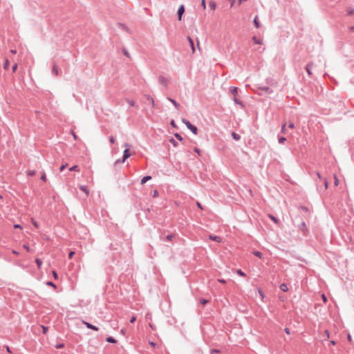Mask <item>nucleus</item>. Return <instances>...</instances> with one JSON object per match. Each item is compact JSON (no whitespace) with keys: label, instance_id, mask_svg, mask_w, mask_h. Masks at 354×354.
Masks as SVG:
<instances>
[{"label":"nucleus","instance_id":"38","mask_svg":"<svg viewBox=\"0 0 354 354\" xmlns=\"http://www.w3.org/2000/svg\"><path fill=\"white\" fill-rule=\"evenodd\" d=\"M41 179L43 180V181H46V174L45 173H43V174L41 175Z\"/></svg>","mask_w":354,"mask_h":354},{"label":"nucleus","instance_id":"40","mask_svg":"<svg viewBox=\"0 0 354 354\" xmlns=\"http://www.w3.org/2000/svg\"><path fill=\"white\" fill-rule=\"evenodd\" d=\"M128 103L131 106H135V102L133 100H128Z\"/></svg>","mask_w":354,"mask_h":354},{"label":"nucleus","instance_id":"57","mask_svg":"<svg viewBox=\"0 0 354 354\" xmlns=\"http://www.w3.org/2000/svg\"><path fill=\"white\" fill-rule=\"evenodd\" d=\"M218 281L221 283H225L226 281L225 279H218Z\"/></svg>","mask_w":354,"mask_h":354},{"label":"nucleus","instance_id":"64","mask_svg":"<svg viewBox=\"0 0 354 354\" xmlns=\"http://www.w3.org/2000/svg\"><path fill=\"white\" fill-rule=\"evenodd\" d=\"M197 206L200 208V209H203L200 203H197Z\"/></svg>","mask_w":354,"mask_h":354},{"label":"nucleus","instance_id":"6","mask_svg":"<svg viewBox=\"0 0 354 354\" xmlns=\"http://www.w3.org/2000/svg\"><path fill=\"white\" fill-rule=\"evenodd\" d=\"M230 91L234 97H236L238 95V91H239L238 88L232 87V88H231Z\"/></svg>","mask_w":354,"mask_h":354},{"label":"nucleus","instance_id":"34","mask_svg":"<svg viewBox=\"0 0 354 354\" xmlns=\"http://www.w3.org/2000/svg\"><path fill=\"white\" fill-rule=\"evenodd\" d=\"M200 302L202 305H205L207 302H208V300H206L205 299H201L200 300Z\"/></svg>","mask_w":354,"mask_h":354},{"label":"nucleus","instance_id":"23","mask_svg":"<svg viewBox=\"0 0 354 354\" xmlns=\"http://www.w3.org/2000/svg\"><path fill=\"white\" fill-rule=\"evenodd\" d=\"M106 341L110 343H115L116 342V340L114 338H113L112 337H107Z\"/></svg>","mask_w":354,"mask_h":354},{"label":"nucleus","instance_id":"18","mask_svg":"<svg viewBox=\"0 0 354 354\" xmlns=\"http://www.w3.org/2000/svg\"><path fill=\"white\" fill-rule=\"evenodd\" d=\"M147 100L151 104L152 106L155 107L156 105L153 99L151 97L148 96Z\"/></svg>","mask_w":354,"mask_h":354},{"label":"nucleus","instance_id":"29","mask_svg":"<svg viewBox=\"0 0 354 354\" xmlns=\"http://www.w3.org/2000/svg\"><path fill=\"white\" fill-rule=\"evenodd\" d=\"M236 273L241 277L245 276V274L241 270H237Z\"/></svg>","mask_w":354,"mask_h":354},{"label":"nucleus","instance_id":"42","mask_svg":"<svg viewBox=\"0 0 354 354\" xmlns=\"http://www.w3.org/2000/svg\"><path fill=\"white\" fill-rule=\"evenodd\" d=\"M74 254H75V252H73V251L70 252L68 254L69 259H71Z\"/></svg>","mask_w":354,"mask_h":354},{"label":"nucleus","instance_id":"60","mask_svg":"<svg viewBox=\"0 0 354 354\" xmlns=\"http://www.w3.org/2000/svg\"><path fill=\"white\" fill-rule=\"evenodd\" d=\"M149 344L153 347H155V346H156V344L154 342H151Z\"/></svg>","mask_w":354,"mask_h":354},{"label":"nucleus","instance_id":"21","mask_svg":"<svg viewBox=\"0 0 354 354\" xmlns=\"http://www.w3.org/2000/svg\"><path fill=\"white\" fill-rule=\"evenodd\" d=\"M26 173H27V175H28L30 176H35V175L36 171H34V170H28Z\"/></svg>","mask_w":354,"mask_h":354},{"label":"nucleus","instance_id":"44","mask_svg":"<svg viewBox=\"0 0 354 354\" xmlns=\"http://www.w3.org/2000/svg\"><path fill=\"white\" fill-rule=\"evenodd\" d=\"M324 185H325V189H327L328 187V180L326 179H324Z\"/></svg>","mask_w":354,"mask_h":354},{"label":"nucleus","instance_id":"5","mask_svg":"<svg viewBox=\"0 0 354 354\" xmlns=\"http://www.w3.org/2000/svg\"><path fill=\"white\" fill-rule=\"evenodd\" d=\"M209 239L218 243H221L222 241V239L218 236L209 235Z\"/></svg>","mask_w":354,"mask_h":354},{"label":"nucleus","instance_id":"22","mask_svg":"<svg viewBox=\"0 0 354 354\" xmlns=\"http://www.w3.org/2000/svg\"><path fill=\"white\" fill-rule=\"evenodd\" d=\"M169 100L173 103V104L176 106V108L178 109L179 108V104L177 103L174 100H172L171 98H169Z\"/></svg>","mask_w":354,"mask_h":354},{"label":"nucleus","instance_id":"16","mask_svg":"<svg viewBox=\"0 0 354 354\" xmlns=\"http://www.w3.org/2000/svg\"><path fill=\"white\" fill-rule=\"evenodd\" d=\"M9 65H10L9 61H8V59H6L5 60V63H4V64H3V68H4V69H5V70H8V68H9Z\"/></svg>","mask_w":354,"mask_h":354},{"label":"nucleus","instance_id":"1","mask_svg":"<svg viewBox=\"0 0 354 354\" xmlns=\"http://www.w3.org/2000/svg\"><path fill=\"white\" fill-rule=\"evenodd\" d=\"M183 122H184V124L187 126V127L195 135L197 134V131H198V129H197V127L192 125L189 121L187 120H183Z\"/></svg>","mask_w":354,"mask_h":354},{"label":"nucleus","instance_id":"53","mask_svg":"<svg viewBox=\"0 0 354 354\" xmlns=\"http://www.w3.org/2000/svg\"><path fill=\"white\" fill-rule=\"evenodd\" d=\"M194 151L196 152L199 155L201 153V151L198 148H194Z\"/></svg>","mask_w":354,"mask_h":354},{"label":"nucleus","instance_id":"19","mask_svg":"<svg viewBox=\"0 0 354 354\" xmlns=\"http://www.w3.org/2000/svg\"><path fill=\"white\" fill-rule=\"evenodd\" d=\"M233 138L236 140H240V136L234 132L232 133Z\"/></svg>","mask_w":354,"mask_h":354},{"label":"nucleus","instance_id":"20","mask_svg":"<svg viewBox=\"0 0 354 354\" xmlns=\"http://www.w3.org/2000/svg\"><path fill=\"white\" fill-rule=\"evenodd\" d=\"M31 221V223H32V225L36 227V228H38L39 227V223L34 219V218H31L30 219Z\"/></svg>","mask_w":354,"mask_h":354},{"label":"nucleus","instance_id":"9","mask_svg":"<svg viewBox=\"0 0 354 354\" xmlns=\"http://www.w3.org/2000/svg\"><path fill=\"white\" fill-rule=\"evenodd\" d=\"M209 7L210 8V9H211V10H214L216 9V3H215L214 1H210V2L209 3Z\"/></svg>","mask_w":354,"mask_h":354},{"label":"nucleus","instance_id":"10","mask_svg":"<svg viewBox=\"0 0 354 354\" xmlns=\"http://www.w3.org/2000/svg\"><path fill=\"white\" fill-rule=\"evenodd\" d=\"M312 66H313V64H312V63H310V64H307V66H306V71H307V73H308V74L309 75H310L312 74V72H311V71H310V68H311Z\"/></svg>","mask_w":354,"mask_h":354},{"label":"nucleus","instance_id":"58","mask_svg":"<svg viewBox=\"0 0 354 354\" xmlns=\"http://www.w3.org/2000/svg\"><path fill=\"white\" fill-rule=\"evenodd\" d=\"M6 351H7L8 353H11L10 348V347H9L8 346H6Z\"/></svg>","mask_w":354,"mask_h":354},{"label":"nucleus","instance_id":"56","mask_svg":"<svg viewBox=\"0 0 354 354\" xmlns=\"http://www.w3.org/2000/svg\"><path fill=\"white\" fill-rule=\"evenodd\" d=\"M63 347H64V344H59V345H57V346H56V348H63Z\"/></svg>","mask_w":354,"mask_h":354},{"label":"nucleus","instance_id":"50","mask_svg":"<svg viewBox=\"0 0 354 354\" xmlns=\"http://www.w3.org/2000/svg\"><path fill=\"white\" fill-rule=\"evenodd\" d=\"M136 320V317H132L131 319H130V322L131 323H134Z\"/></svg>","mask_w":354,"mask_h":354},{"label":"nucleus","instance_id":"3","mask_svg":"<svg viewBox=\"0 0 354 354\" xmlns=\"http://www.w3.org/2000/svg\"><path fill=\"white\" fill-rule=\"evenodd\" d=\"M184 12H185V7L183 5H181L178 10V15L179 21L181 20L182 15H183Z\"/></svg>","mask_w":354,"mask_h":354},{"label":"nucleus","instance_id":"55","mask_svg":"<svg viewBox=\"0 0 354 354\" xmlns=\"http://www.w3.org/2000/svg\"><path fill=\"white\" fill-rule=\"evenodd\" d=\"M294 127H295L294 124H293L292 122H290V123L289 124V128H290V129H294Z\"/></svg>","mask_w":354,"mask_h":354},{"label":"nucleus","instance_id":"52","mask_svg":"<svg viewBox=\"0 0 354 354\" xmlns=\"http://www.w3.org/2000/svg\"><path fill=\"white\" fill-rule=\"evenodd\" d=\"M24 248L26 250L27 252H30V248L28 245H24Z\"/></svg>","mask_w":354,"mask_h":354},{"label":"nucleus","instance_id":"8","mask_svg":"<svg viewBox=\"0 0 354 354\" xmlns=\"http://www.w3.org/2000/svg\"><path fill=\"white\" fill-rule=\"evenodd\" d=\"M280 289L283 291V292H287L288 290V286L286 284V283H281L280 285Z\"/></svg>","mask_w":354,"mask_h":354},{"label":"nucleus","instance_id":"47","mask_svg":"<svg viewBox=\"0 0 354 354\" xmlns=\"http://www.w3.org/2000/svg\"><path fill=\"white\" fill-rule=\"evenodd\" d=\"M170 142L174 145V146H177V142L173 138L170 140Z\"/></svg>","mask_w":354,"mask_h":354},{"label":"nucleus","instance_id":"36","mask_svg":"<svg viewBox=\"0 0 354 354\" xmlns=\"http://www.w3.org/2000/svg\"><path fill=\"white\" fill-rule=\"evenodd\" d=\"M286 138L281 137L279 139V143L282 144V143H283L286 141Z\"/></svg>","mask_w":354,"mask_h":354},{"label":"nucleus","instance_id":"25","mask_svg":"<svg viewBox=\"0 0 354 354\" xmlns=\"http://www.w3.org/2000/svg\"><path fill=\"white\" fill-rule=\"evenodd\" d=\"M35 262L37 265L38 268H40L42 263L41 261L39 259H36Z\"/></svg>","mask_w":354,"mask_h":354},{"label":"nucleus","instance_id":"33","mask_svg":"<svg viewBox=\"0 0 354 354\" xmlns=\"http://www.w3.org/2000/svg\"><path fill=\"white\" fill-rule=\"evenodd\" d=\"M53 73H54L56 75L58 74V69L55 66H54L53 68Z\"/></svg>","mask_w":354,"mask_h":354},{"label":"nucleus","instance_id":"26","mask_svg":"<svg viewBox=\"0 0 354 354\" xmlns=\"http://www.w3.org/2000/svg\"><path fill=\"white\" fill-rule=\"evenodd\" d=\"M70 171H79V168H78V166L77 165H74L73 167H71L70 169H69Z\"/></svg>","mask_w":354,"mask_h":354},{"label":"nucleus","instance_id":"2","mask_svg":"<svg viewBox=\"0 0 354 354\" xmlns=\"http://www.w3.org/2000/svg\"><path fill=\"white\" fill-rule=\"evenodd\" d=\"M124 147H126L125 150L124 151V155H123V158H122V162H124L125 160L129 158L131 156V153H129V145L128 144H124Z\"/></svg>","mask_w":354,"mask_h":354},{"label":"nucleus","instance_id":"7","mask_svg":"<svg viewBox=\"0 0 354 354\" xmlns=\"http://www.w3.org/2000/svg\"><path fill=\"white\" fill-rule=\"evenodd\" d=\"M187 39L189 41L190 46L192 48V53H194L195 52V48H194L193 40L189 37H187Z\"/></svg>","mask_w":354,"mask_h":354},{"label":"nucleus","instance_id":"27","mask_svg":"<svg viewBox=\"0 0 354 354\" xmlns=\"http://www.w3.org/2000/svg\"><path fill=\"white\" fill-rule=\"evenodd\" d=\"M334 179H335L334 184H335V186H337L339 185V179L337 177L336 174L334 175Z\"/></svg>","mask_w":354,"mask_h":354},{"label":"nucleus","instance_id":"13","mask_svg":"<svg viewBox=\"0 0 354 354\" xmlns=\"http://www.w3.org/2000/svg\"><path fill=\"white\" fill-rule=\"evenodd\" d=\"M252 40L257 44H262V40L261 39H259V38L256 37H254L252 38Z\"/></svg>","mask_w":354,"mask_h":354},{"label":"nucleus","instance_id":"61","mask_svg":"<svg viewBox=\"0 0 354 354\" xmlns=\"http://www.w3.org/2000/svg\"><path fill=\"white\" fill-rule=\"evenodd\" d=\"M171 124L173 127H176V124H175V122H174V120H172V121L171 122Z\"/></svg>","mask_w":354,"mask_h":354},{"label":"nucleus","instance_id":"15","mask_svg":"<svg viewBox=\"0 0 354 354\" xmlns=\"http://www.w3.org/2000/svg\"><path fill=\"white\" fill-rule=\"evenodd\" d=\"M268 216L274 223L277 224L279 223V220L276 217H274L272 214H269Z\"/></svg>","mask_w":354,"mask_h":354},{"label":"nucleus","instance_id":"17","mask_svg":"<svg viewBox=\"0 0 354 354\" xmlns=\"http://www.w3.org/2000/svg\"><path fill=\"white\" fill-rule=\"evenodd\" d=\"M253 254H254V255H255L256 257H257L260 259L262 258L263 254L261 252H260L259 251H254V252H253Z\"/></svg>","mask_w":354,"mask_h":354},{"label":"nucleus","instance_id":"59","mask_svg":"<svg viewBox=\"0 0 354 354\" xmlns=\"http://www.w3.org/2000/svg\"><path fill=\"white\" fill-rule=\"evenodd\" d=\"M347 338H348V341H349V342H351V341H352V338H351V335H350V334H348V335Z\"/></svg>","mask_w":354,"mask_h":354},{"label":"nucleus","instance_id":"12","mask_svg":"<svg viewBox=\"0 0 354 354\" xmlns=\"http://www.w3.org/2000/svg\"><path fill=\"white\" fill-rule=\"evenodd\" d=\"M254 26L257 28H259L260 27V23L258 20V17L256 16L254 19Z\"/></svg>","mask_w":354,"mask_h":354},{"label":"nucleus","instance_id":"32","mask_svg":"<svg viewBox=\"0 0 354 354\" xmlns=\"http://www.w3.org/2000/svg\"><path fill=\"white\" fill-rule=\"evenodd\" d=\"M258 292H259V294L261 298L262 299H264V293L263 292V291L261 289H259Z\"/></svg>","mask_w":354,"mask_h":354},{"label":"nucleus","instance_id":"14","mask_svg":"<svg viewBox=\"0 0 354 354\" xmlns=\"http://www.w3.org/2000/svg\"><path fill=\"white\" fill-rule=\"evenodd\" d=\"M151 178V177L150 176H145L142 180H141V184H144L145 183L147 180H150Z\"/></svg>","mask_w":354,"mask_h":354},{"label":"nucleus","instance_id":"51","mask_svg":"<svg viewBox=\"0 0 354 354\" xmlns=\"http://www.w3.org/2000/svg\"><path fill=\"white\" fill-rule=\"evenodd\" d=\"M14 227L15 228L22 229V227L20 225H18V224L14 225Z\"/></svg>","mask_w":354,"mask_h":354},{"label":"nucleus","instance_id":"45","mask_svg":"<svg viewBox=\"0 0 354 354\" xmlns=\"http://www.w3.org/2000/svg\"><path fill=\"white\" fill-rule=\"evenodd\" d=\"M41 327H42L43 333H46L47 330H48V328L46 326H42Z\"/></svg>","mask_w":354,"mask_h":354},{"label":"nucleus","instance_id":"39","mask_svg":"<svg viewBox=\"0 0 354 354\" xmlns=\"http://www.w3.org/2000/svg\"><path fill=\"white\" fill-rule=\"evenodd\" d=\"M175 137L180 141L183 140V138L178 133H176Z\"/></svg>","mask_w":354,"mask_h":354},{"label":"nucleus","instance_id":"49","mask_svg":"<svg viewBox=\"0 0 354 354\" xmlns=\"http://www.w3.org/2000/svg\"><path fill=\"white\" fill-rule=\"evenodd\" d=\"M109 140H110L111 143H114L115 142V138L113 136H111L109 138Z\"/></svg>","mask_w":354,"mask_h":354},{"label":"nucleus","instance_id":"41","mask_svg":"<svg viewBox=\"0 0 354 354\" xmlns=\"http://www.w3.org/2000/svg\"><path fill=\"white\" fill-rule=\"evenodd\" d=\"M322 300H323V301H324V303H326V302L327 301V298H326V297L325 296V295H324V294H322Z\"/></svg>","mask_w":354,"mask_h":354},{"label":"nucleus","instance_id":"37","mask_svg":"<svg viewBox=\"0 0 354 354\" xmlns=\"http://www.w3.org/2000/svg\"><path fill=\"white\" fill-rule=\"evenodd\" d=\"M46 285L49 286H52V287H53L55 288H56V286L53 282H50V281L47 282Z\"/></svg>","mask_w":354,"mask_h":354},{"label":"nucleus","instance_id":"63","mask_svg":"<svg viewBox=\"0 0 354 354\" xmlns=\"http://www.w3.org/2000/svg\"><path fill=\"white\" fill-rule=\"evenodd\" d=\"M317 177L319 178V179H322V176L320 175V174L319 172L317 173Z\"/></svg>","mask_w":354,"mask_h":354},{"label":"nucleus","instance_id":"11","mask_svg":"<svg viewBox=\"0 0 354 354\" xmlns=\"http://www.w3.org/2000/svg\"><path fill=\"white\" fill-rule=\"evenodd\" d=\"M80 188L82 191H83L86 194V196H88L89 194V191L86 187L82 185L80 187Z\"/></svg>","mask_w":354,"mask_h":354},{"label":"nucleus","instance_id":"24","mask_svg":"<svg viewBox=\"0 0 354 354\" xmlns=\"http://www.w3.org/2000/svg\"><path fill=\"white\" fill-rule=\"evenodd\" d=\"M233 100H234V102L236 104H240V105H241V106H242V103H241V102L238 99L237 96L234 97Z\"/></svg>","mask_w":354,"mask_h":354},{"label":"nucleus","instance_id":"43","mask_svg":"<svg viewBox=\"0 0 354 354\" xmlns=\"http://www.w3.org/2000/svg\"><path fill=\"white\" fill-rule=\"evenodd\" d=\"M17 69V64H15L13 66H12V71L13 72H15Z\"/></svg>","mask_w":354,"mask_h":354},{"label":"nucleus","instance_id":"46","mask_svg":"<svg viewBox=\"0 0 354 354\" xmlns=\"http://www.w3.org/2000/svg\"><path fill=\"white\" fill-rule=\"evenodd\" d=\"M71 134L75 140L77 139V136H76V134L75 133V132L73 131H71Z\"/></svg>","mask_w":354,"mask_h":354},{"label":"nucleus","instance_id":"35","mask_svg":"<svg viewBox=\"0 0 354 354\" xmlns=\"http://www.w3.org/2000/svg\"><path fill=\"white\" fill-rule=\"evenodd\" d=\"M67 166H68V164H67V163H66V164H64V165H62L60 167V168H59L60 171H64V169Z\"/></svg>","mask_w":354,"mask_h":354},{"label":"nucleus","instance_id":"28","mask_svg":"<svg viewBox=\"0 0 354 354\" xmlns=\"http://www.w3.org/2000/svg\"><path fill=\"white\" fill-rule=\"evenodd\" d=\"M174 237V234H169L166 236V239L167 241H171Z\"/></svg>","mask_w":354,"mask_h":354},{"label":"nucleus","instance_id":"48","mask_svg":"<svg viewBox=\"0 0 354 354\" xmlns=\"http://www.w3.org/2000/svg\"><path fill=\"white\" fill-rule=\"evenodd\" d=\"M53 277L56 279H57L58 276H57V273L55 272V271H53Z\"/></svg>","mask_w":354,"mask_h":354},{"label":"nucleus","instance_id":"62","mask_svg":"<svg viewBox=\"0 0 354 354\" xmlns=\"http://www.w3.org/2000/svg\"><path fill=\"white\" fill-rule=\"evenodd\" d=\"M285 332L287 333V334H290V330L288 328H285Z\"/></svg>","mask_w":354,"mask_h":354},{"label":"nucleus","instance_id":"31","mask_svg":"<svg viewBox=\"0 0 354 354\" xmlns=\"http://www.w3.org/2000/svg\"><path fill=\"white\" fill-rule=\"evenodd\" d=\"M201 6H202L203 10H205L206 9L205 0H201Z\"/></svg>","mask_w":354,"mask_h":354},{"label":"nucleus","instance_id":"54","mask_svg":"<svg viewBox=\"0 0 354 354\" xmlns=\"http://www.w3.org/2000/svg\"><path fill=\"white\" fill-rule=\"evenodd\" d=\"M281 130L283 133L286 132V124H283Z\"/></svg>","mask_w":354,"mask_h":354},{"label":"nucleus","instance_id":"30","mask_svg":"<svg viewBox=\"0 0 354 354\" xmlns=\"http://www.w3.org/2000/svg\"><path fill=\"white\" fill-rule=\"evenodd\" d=\"M301 230L303 231V232H305L306 231V223L304 222H302L301 225Z\"/></svg>","mask_w":354,"mask_h":354},{"label":"nucleus","instance_id":"4","mask_svg":"<svg viewBox=\"0 0 354 354\" xmlns=\"http://www.w3.org/2000/svg\"><path fill=\"white\" fill-rule=\"evenodd\" d=\"M82 323L89 329H92V330H95V331L98 330V328L97 327L91 324L88 322L82 321Z\"/></svg>","mask_w":354,"mask_h":354}]
</instances>
